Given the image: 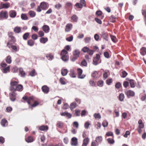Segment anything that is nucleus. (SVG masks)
<instances>
[{
    "mask_svg": "<svg viewBox=\"0 0 146 146\" xmlns=\"http://www.w3.org/2000/svg\"><path fill=\"white\" fill-rule=\"evenodd\" d=\"M19 82L17 81H11L9 90L11 91L16 92L17 91L21 92L23 89V86L21 84H19Z\"/></svg>",
    "mask_w": 146,
    "mask_h": 146,
    "instance_id": "f257e3e1",
    "label": "nucleus"
},
{
    "mask_svg": "<svg viewBox=\"0 0 146 146\" xmlns=\"http://www.w3.org/2000/svg\"><path fill=\"white\" fill-rule=\"evenodd\" d=\"M8 14L7 11H1L0 12V20H2L7 19Z\"/></svg>",
    "mask_w": 146,
    "mask_h": 146,
    "instance_id": "f03ea898",
    "label": "nucleus"
},
{
    "mask_svg": "<svg viewBox=\"0 0 146 146\" xmlns=\"http://www.w3.org/2000/svg\"><path fill=\"white\" fill-rule=\"evenodd\" d=\"M100 56L99 54H97L96 57L93 59L92 64L95 65H97L101 62V60L100 58Z\"/></svg>",
    "mask_w": 146,
    "mask_h": 146,
    "instance_id": "7ed1b4c3",
    "label": "nucleus"
},
{
    "mask_svg": "<svg viewBox=\"0 0 146 146\" xmlns=\"http://www.w3.org/2000/svg\"><path fill=\"white\" fill-rule=\"evenodd\" d=\"M9 98L10 100L12 102H14L16 99L17 94L15 91H12V92L9 94Z\"/></svg>",
    "mask_w": 146,
    "mask_h": 146,
    "instance_id": "20e7f679",
    "label": "nucleus"
},
{
    "mask_svg": "<svg viewBox=\"0 0 146 146\" xmlns=\"http://www.w3.org/2000/svg\"><path fill=\"white\" fill-rule=\"evenodd\" d=\"M125 94L127 95V98H129L130 97L133 96L135 94V93L133 91L130 90H126L125 91Z\"/></svg>",
    "mask_w": 146,
    "mask_h": 146,
    "instance_id": "39448f33",
    "label": "nucleus"
},
{
    "mask_svg": "<svg viewBox=\"0 0 146 146\" xmlns=\"http://www.w3.org/2000/svg\"><path fill=\"white\" fill-rule=\"evenodd\" d=\"M78 77L80 79H83L85 77V75H82L83 72L82 70L80 68H78L77 69Z\"/></svg>",
    "mask_w": 146,
    "mask_h": 146,
    "instance_id": "423d86ee",
    "label": "nucleus"
},
{
    "mask_svg": "<svg viewBox=\"0 0 146 146\" xmlns=\"http://www.w3.org/2000/svg\"><path fill=\"white\" fill-rule=\"evenodd\" d=\"M40 6L41 9L44 10H46L48 7L47 3L44 2H42L40 3Z\"/></svg>",
    "mask_w": 146,
    "mask_h": 146,
    "instance_id": "0eeeda50",
    "label": "nucleus"
},
{
    "mask_svg": "<svg viewBox=\"0 0 146 146\" xmlns=\"http://www.w3.org/2000/svg\"><path fill=\"white\" fill-rule=\"evenodd\" d=\"M41 89L42 91L45 94H47L49 91V88L46 85H44L42 86Z\"/></svg>",
    "mask_w": 146,
    "mask_h": 146,
    "instance_id": "6e6552de",
    "label": "nucleus"
},
{
    "mask_svg": "<svg viewBox=\"0 0 146 146\" xmlns=\"http://www.w3.org/2000/svg\"><path fill=\"white\" fill-rule=\"evenodd\" d=\"M9 41L7 42V46L9 48H10V45L11 44L10 42L12 43H13L16 42V40L15 37L13 36L11 38H9Z\"/></svg>",
    "mask_w": 146,
    "mask_h": 146,
    "instance_id": "1a4fd4ad",
    "label": "nucleus"
},
{
    "mask_svg": "<svg viewBox=\"0 0 146 146\" xmlns=\"http://www.w3.org/2000/svg\"><path fill=\"white\" fill-rule=\"evenodd\" d=\"M16 11L14 10H12L9 12V16L11 18H15L17 15Z\"/></svg>",
    "mask_w": 146,
    "mask_h": 146,
    "instance_id": "9d476101",
    "label": "nucleus"
},
{
    "mask_svg": "<svg viewBox=\"0 0 146 146\" xmlns=\"http://www.w3.org/2000/svg\"><path fill=\"white\" fill-rule=\"evenodd\" d=\"M72 27V25L71 23H68L66 26L65 31L68 32L70 31Z\"/></svg>",
    "mask_w": 146,
    "mask_h": 146,
    "instance_id": "9b49d317",
    "label": "nucleus"
},
{
    "mask_svg": "<svg viewBox=\"0 0 146 146\" xmlns=\"http://www.w3.org/2000/svg\"><path fill=\"white\" fill-rule=\"evenodd\" d=\"M42 29L45 33H48L50 30L49 27L47 25H44L42 27Z\"/></svg>",
    "mask_w": 146,
    "mask_h": 146,
    "instance_id": "f8f14e48",
    "label": "nucleus"
},
{
    "mask_svg": "<svg viewBox=\"0 0 146 146\" xmlns=\"http://www.w3.org/2000/svg\"><path fill=\"white\" fill-rule=\"evenodd\" d=\"M10 66H8L7 67L4 68H1L2 72L4 73H6L9 72L10 71Z\"/></svg>",
    "mask_w": 146,
    "mask_h": 146,
    "instance_id": "ddd939ff",
    "label": "nucleus"
},
{
    "mask_svg": "<svg viewBox=\"0 0 146 146\" xmlns=\"http://www.w3.org/2000/svg\"><path fill=\"white\" fill-rule=\"evenodd\" d=\"M69 75L72 78H75L76 77V74L73 69H71L70 71Z\"/></svg>",
    "mask_w": 146,
    "mask_h": 146,
    "instance_id": "4468645a",
    "label": "nucleus"
},
{
    "mask_svg": "<svg viewBox=\"0 0 146 146\" xmlns=\"http://www.w3.org/2000/svg\"><path fill=\"white\" fill-rule=\"evenodd\" d=\"M77 144V139L76 137H73L72 139L71 145L73 146H76Z\"/></svg>",
    "mask_w": 146,
    "mask_h": 146,
    "instance_id": "2eb2a0df",
    "label": "nucleus"
},
{
    "mask_svg": "<svg viewBox=\"0 0 146 146\" xmlns=\"http://www.w3.org/2000/svg\"><path fill=\"white\" fill-rule=\"evenodd\" d=\"M73 56L78 58L80 54V52L78 49L75 50L73 52Z\"/></svg>",
    "mask_w": 146,
    "mask_h": 146,
    "instance_id": "dca6fc26",
    "label": "nucleus"
},
{
    "mask_svg": "<svg viewBox=\"0 0 146 146\" xmlns=\"http://www.w3.org/2000/svg\"><path fill=\"white\" fill-rule=\"evenodd\" d=\"M46 57L49 60H52L54 58V56L51 53L46 54Z\"/></svg>",
    "mask_w": 146,
    "mask_h": 146,
    "instance_id": "f3484780",
    "label": "nucleus"
},
{
    "mask_svg": "<svg viewBox=\"0 0 146 146\" xmlns=\"http://www.w3.org/2000/svg\"><path fill=\"white\" fill-rule=\"evenodd\" d=\"M101 36L106 40H108V35L106 32L103 31L102 33Z\"/></svg>",
    "mask_w": 146,
    "mask_h": 146,
    "instance_id": "a211bd4d",
    "label": "nucleus"
},
{
    "mask_svg": "<svg viewBox=\"0 0 146 146\" xmlns=\"http://www.w3.org/2000/svg\"><path fill=\"white\" fill-rule=\"evenodd\" d=\"M21 28L20 27H16L13 29V31L15 33H21Z\"/></svg>",
    "mask_w": 146,
    "mask_h": 146,
    "instance_id": "6ab92c4d",
    "label": "nucleus"
},
{
    "mask_svg": "<svg viewBox=\"0 0 146 146\" xmlns=\"http://www.w3.org/2000/svg\"><path fill=\"white\" fill-rule=\"evenodd\" d=\"M1 125L3 127H5L6 126V125H7L8 122L7 120L5 119H4L1 120Z\"/></svg>",
    "mask_w": 146,
    "mask_h": 146,
    "instance_id": "aec40b11",
    "label": "nucleus"
},
{
    "mask_svg": "<svg viewBox=\"0 0 146 146\" xmlns=\"http://www.w3.org/2000/svg\"><path fill=\"white\" fill-rule=\"evenodd\" d=\"M39 129L41 131H47L48 130V127L47 125H42L39 127Z\"/></svg>",
    "mask_w": 146,
    "mask_h": 146,
    "instance_id": "412c9836",
    "label": "nucleus"
},
{
    "mask_svg": "<svg viewBox=\"0 0 146 146\" xmlns=\"http://www.w3.org/2000/svg\"><path fill=\"white\" fill-rule=\"evenodd\" d=\"M140 53L142 56L146 54V48L144 47L142 48L140 50Z\"/></svg>",
    "mask_w": 146,
    "mask_h": 146,
    "instance_id": "4be33fe9",
    "label": "nucleus"
},
{
    "mask_svg": "<svg viewBox=\"0 0 146 146\" xmlns=\"http://www.w3.org/2000/svg\"><path fill=\"white\" fill-rule=\"evenodd\" d=\"M60 115L62 116H66L67 117H68V118H71L72 117L71 114L70 113L66 112L62 113H61Z\"/></svg>",
    "mask_w": 146,
    "mask_h": 146,
    "instance_id": "5701e85b",
    "label": "nucleus"
},
{
    "mask_svg": "<svg viewBox=\"0 0 146 146\" xmlns=\"http://www.w3.org/2000/svg\"><path fill=\"white\" fill-rule=\"evenodd\" d=\"M102 140V137L101 136L97 137L96 138V141L97 143H101Z\"/></svg>",
    "mask_w": 146,
    "mask_h": 146,
    "instance_id": "b1692460",
    "label": "nucleus"
},
{
    "mask_svg": "<svg viewBox=\"0 0 146 146\" xmlns=\"http://www.w3.org/2000/svg\"><path fill=\"white\" fill-rule=\"evenodd\" d=\"M19 72L20 74L22 77H25L26 75V74L22 68H19Z\"/></svg>",
    "mask_w": 146,
    "mask_h": 146,
    "instance_id": "393cba45",
    "label": "nucleus"
},
{
    "mask_svg": "<svg viewBox=\"0 0 146 146\" xmlns=\"http://www.w3.org/2000/svg\"><path fill=\"white\" fill-rule=\"evenodd\" d=\"M25 141L28 143H31L33 141V139L32 136H29L25 139Z\"/></svg>",
    "mask_w": 146,
    "mask_h": 146,
    "instance_id": "a878e982",
    "label": "nucleus"
},
{
    "mask_svg": "<svg viewBox=\"0 0 146 146\" xmlns=\"http://www.w3.org/2000/svg\"><path fill=\"white\" fill-rule=\"evenodd\" d=\"M96 15L98 16H100L101 19H102L104 17L101 11H97L96 12Z\"/></svg>",
    "mask_w": 146,
    "mask_h": 146,
    "instance_id": "bb28decb",
    "label": "nucleus"
},
{
    "mask_svg": "<svg viewBox=\"0 0 146 146\" xmlns=\"http://www.w3.org/2000/svg\"><path fill=\"white\" fill-rule=\"evenodd\" d=\"M89 139L88 138H86L84 139L82 145L86 146L88 144L89 142Z\"/></svg>",
    "mask_w": 146,
    "mask_h": 146,
    "instance_id": "cd10ccee",
    "label": "nucleus"
},
{
    "mask_svg": "<svg viewBox=\"0 0 146 146\" xmlns=\"http://www.w3.org/2000/svg\"><path fill=\"white\" fill-rule=\"evenodd\" d=\"M21 18L23 20H27L28 19V17L26 14L25 13L21 14Z\"/></svg>",
    "mask_w": 146,
    "mask_h": 146,
    "instance_id": "c85d7f7f",
    "label": "nucleus"
},
{
    "mask_svg": "<svg viewBox=\"0 0 146 146\" xmlns=\"http://www.w3.org/2000/svg\"><path fill=\"white\" fill-rule=\"evenodd\" d=\"M28 14L30 17L32 18L35 17L36 15V13L34 11H30L28 13Z\"/></svg>",
    "mask_w": 146,
    "mask_h": 146,
    "instance_id": "c756f323",
    "label": "nucleus"
},
{
    "mask_svg": "<svg viewBox=\"0 0 146 146\" xmlns=\"http://www.w3.org/2000/svg\"><path fill=\"white\" fill-rule=\"evenodd\" d=\"M130 86L131 88H134L135 86V81L133 80H130L129 81Z\"/></svg>",
    "mask_w": 146,
    "mask_h": 146,
    "instance_id": "7c9ffc66",
    "label": "nucleus"
},
{
    "mask_svg": "<svg viewBox=\"0 0 146 146\" xmlns=\"http://www.w3.org/2000/svg\"><path fill=\"white\" fill-rule=\"evenodd\" d=\"M61 59L64 61L66 62L68 60L69 57L67 55L62 56Z\"/></svg>",
    "mask_w": 146,
    "mask_h": 146,
    "instance_id": "2f4dec72",
    "label": "nucleus"
},
{
    "mask_svg": "<svg viewBox=\"0 0 146 146\" xmlns=\"http://www.w3.org/2000/svg\"><path fill=\"white\" fill-rule=\"evenodd\" d=\"M116 17L114 15L111 16L110 18V20L111 22L114 23L116 21Z\"/></svg>",
    "mask_w": 146,
    "mask_h": 146,
    "instance_id": "473e14b6",
    "label": "nucleus"
},
{
    "mask_svg": "<svg viewBox=\"0 0 146 146\" xmlns=\"http://www.w3.org/2000/svg\"><path fill=\"white\" fill-rule=\"evenodd\" d=\"M68 71L66 69H62L61 70V73L62 75L63 76L66 75L68 73Z\"/></svg>",
    "mask_w": 146,
    "mask_h": 146,
    "instance_id": "72a5a7b5",
    "label": "nucleus"
},
{
    "mask_svg": "<svg viewBox=\"0 0 146 146\" xmlns=\"http://www.w3.org/2000/svg\"><path fill=\"white\" fill-rule=\"evenodd\" d=\"M48 40V39L47 38H41L40 39V42L41 43L43 44L46 43Z\"/></svg>",
    "mask_w": 146,
    "mask_h": 146,
    "instance_id": "f704fd0d",
    "label": "nucleus"
},
{
    "mask_svg": "<svg viewBox=\"0 0 146 146\" xmlns=\"http://www.w3.org/2000/svg\"><path fill=\"white\" fill-rule=\"evenodd\" d=\"M1 3L3 5V9H8L9 8L10 6V4L9 3Z\"/></svg>",
    "mask_w": 146,
    "mask_h": 146,
    "instance_id": "c9c22d12",
    "label": "nucleus"
},
{
    "mask_svg": "<svg viewBox=\"0 0 146 146\" xmlns=\"http://www.w3.org/2000/svg\"><path fill=\"white\" fill-rule=\"evenodd\" d=\"M78 18L77 16L75 15H74L71 17V19L74 22H77L78 20Z\"/></svg>",
    "mask_w": 146,
    "mask_h": 146,
    "instance_id": "e433bc0d",
    "label": "nucleus"
},
{
    "mask_svg": "<svg viewBox=\"0 0 146 146\" xmlns=\"http://www.w3.org/2000/svg\"><path fill=\"white\" fill-rule=\"evenodd\" d=\"M6 61V62L8 64H10L11 63L12 60L10 56H7Z\"/></svg>",
    "mask_w": 146,
    "mask_h": 146,
    "instance_id": "4c0bfd02",
    "label": "nucleus"
},
{
    "mask_svg": "<svg viewBox=\"0 0 146 146\" xmlns=\"http://www.w3.org/2000/svg\"><path fill=\"white\" fill-rule=\"evenodd\" d=\"M109 71H105L103 74V78L104 79H106L108 76Z\"/></svg>",
    "mask_w": 146,
    "mask_h": 146,
    "instance_id": "58836bf2",
    "label": "nucleus"
},
{
    "mask_svg": "<svg viewBox=\"0 0 146 146\" xmlns=\"http://www.w3.org/2000/svg\"><path fill=\"white\" fill-rule=\"evenodd\" d=\"M56 126L60 128H62L63 126V123L61 121H58L56 124Z\"/></svg>",
    "mask_w": 146,
    "mask_h": 146,
    "instance_id": "ea45409f",
    "label": "nucleus"
},
{
    "mask_svg": "<svg viewBox=\"0 0 146 146\" xmlns=\"http://www.w3.org/2000/svg\"><path fill=\"white\" fill-rule=\"evenodd\" d=\"M29 35V33H25L23 36V38L24 40H26L27 39Z\"/></svg>",
    "mask_w": 146,
    "mask_h": 146,
    "instance_id": "a19ab883",
    "label": "nucleus"
},
{
    "mask_svg": "<svg viewBox=\"0 0 146 146\" xmlns=\"http://www.w3.org/2000/svg\"><path fill=\"white\" fill-rule=\"evenodd\" d=\"M27 44L30 46H32L34 45V42L32 40H29L28 41Z\"/></svg>",
    "mask_w": 146,
    "mask_h": 146,
    "instance_id": "79ce46f5",
    "label": "nucleus"
},
{
    "mask_svg": "<svg viewBox=\"0 0 146 146\" xmlns=\"http://www.w3.org/2000/svg\"><path fill=\"white\" fill-rule=\"evenodd\" d=\"M68 52L67 51L64 49L62 50L60 54L61 56L66 55Z\"/></svg>",
    "mask_w": 146,
    "mask_h": 146,
    "instance_id": "37998d69",
    "label": "nucleus"
},
{
    "mask_svg": "<svg viewBox=\"0 0 146 146\" xmlns=\"http://www.w3.org/2000/svg\"><path fill=\"white\" fill-rule=\"evenodd\" d=\"M76 104L75 102H72L70 105V108L71 110L75 108L76 107Z\"/></svg>",
    "mask_w": 146,
    "mask_h": 146,
    "instance_id": "c03bdc74",
    "label": "nucleus"
},
{
    "mask_svg": "<svg viewBox=\"0 0 146 146\" xmlns=\"http://www.w3.org/2000/svg\"><path fill=\"white\" fill-rule=\"evenodd\" d=\"M108 122L106 120L104 121L102 123V126L104 127H107L108 125Z\"/></svg>",
    "mask_w": 146,
    "mask_h": 146,
    "instance_id": "a18cd8bd",
    "label": "nucleus"
},
{
    "mask_svg": "<svg viewBox=\"0 0 146 146\" xmlns=\"http://www.w3.org/2000/svg\"><path fill=\"white\" fill-rule=\"evenodd\" d=\"M29 75L31 76H34L36 75V73L35 70H33L31 71L29 73Z\"/></svg>",
    "mask_w": 146,
    "mask_h": 146,
    "instance_id": "49530a36",
    "label": "nucleus"
},
{
    "mask_svg": "<svg viewBox=\"0 0 146 146\" xmlns=\"http://www.w3.org/2000/svg\"><path fill=\"white\" fill-rule=\"evenodd\" d=\"M124 98V96L123 94H121L119 96V99L121 101H122Z\"/></svg>",
    "mask_w": 146,
    "mask_h": 146,
    "instance_id": "de8ad7c7",
    "label": "nucleus"
},
{
    "mask_svg": "<svg viewBox=\"0 0 146 146\" xmlns=\"http://www.w3.org/2000/svg\"><path fill=\"white\" fill-rule=\"evenodd\" d=\"M90 125V123L89 121L86 122L84 124V127L86 129L88 128L89 126Z\"/></svg>",
    "mask_w": 146,
    "mask_h": 146,
    "instance_id": "09e8293b",
    "label": "nucleus"
},
{
    "mask_svg": "<svg viewBox=\"0 0 146 146\" xmlns=\"http://www.w3.org/2000/svg\"><path fill=\"white\" fill-rule=\"evenodd\" d=\"M89 49L87 47H84L82 49V50L84 53H86L88 52V51L89 50Z\"/></svg>",
    "mask_w": 146,
    "mask_h": 146,
    "instance_id": "8fccbe9b",
    "label": "nucleus"
},
{
    "mask_svg": "<svg viewBox=\"0 0 146 146\" xmlns=\"http://www.w3.org/2000/svg\"><path fill=\"white\" fill-rule=\"evenodd\" d=\"M81 65L87 66V63L86 60L84 59L83 60L81 63Z\"/></svg>",
    "mask_w": 146,
    "mask_h": 146,
    "instance_id": "3c124183",
    "label": "nucleus"
},
{
    "mask_svg": "<svg viewBox=\"0 0 146 146\" xmlns=\"http://www.w3.org/2000/svg\"><path fill=\"white\" fill-rule=\"evenodd\" d=\"M34 101V99L33 97H29L28 100L27 102L28 104L29 105L31 104V102Z\"/></svg>",
    "mask_w": 146,
    "mask_h": 146,
    "instance_id": "603ef678",
    "label": "nucleus"
},
{
    "mask_svg": "<svg viewBox=\"0 0 146 146\" xmlns=\"http://www.w3.org/2000/svg\"><path fill=\"white\" fill-rule=\"evenodd\" d=\"M10 45H10V48L11 47L16 52L17 51V48L16 46L13 45Z\"/></svg>",
    "mask_w": 146,
    "mask_h": 146,
    "instance_id": "864d4df0",
    "label": "nucleus"
},
{
    "mask_svg": "<svg viewBox=\"0 0 146 146\" xmlns=\"http://www.w3.org/2000/svg\"><path fill=\"white\" fill-rule=\"evenodd\" d=\"M110 37L111 38V39L112 41L114 42H116V37L114 36L111 35L110 36Z\"/></svg>",
    "mask_w": 146,
    "mask_h": 146,
    "instance_id": "5fc2aeb1",
    "label": "nucleus"
},
{
    "mask_svg": "<svg viewBox=\"0 0 146 146\" xmlns=\"http://www.w3.org/2000/svg\"><path fill=\"white\" fill-rule=\"evenodd\" d=\"M98 86L100 87H102L103 85V81L102 80H99L97 84Z\"/></svg>",
    "mask_w": 146,
    "mask_h": 146,
    "instance_id": "6e6d98bb",
    "label": "nucleus"
},
{
    "mask_svg": "<svg viewBox=\"0 0 146 146\" xmlns=\"http://www.w3.org/2000/svg\"><path fill=\"white\" fill-rule=\"evenodd\" d=\"M73 36L72 35L71 36H70V37H67V38H66V40L68 41L71 42L73 40Z\"/></svg>",
    "mask_w": 146,
    "mask_h": 146,
    "instance_id": "4d7b16f0",
    "label": "nucleus"
},
{
    "mask_svg": "<svg viewBox=\"0 0 146 146\" xmlns=\"http://www.w3.org/2000/svg\"><path fill=\"white\" fill-rule=\"evenodd\" d=\"M94 116L95 117V118L96 119V118L100 119L101 118V115H100V114L99 113H94Z\"/></svg>",
    "mask_w": 146,
    "mask_h": 146,
    "instance_id": "13d9d810",
    "label": "nucleus"
},
{
    "mask_svg": "<svg viewBox=\"0 0 146 146\" xmlns=\"http://www.w3.org/2000/svg\"><path fill=\"white\" fill-rule=\"evenodd\" d=\"M127 75V73L125 71H124L122 72V76L121 77L122 78H125Z\"/></svg>",
    "mask_w": 146,
    "mask_h": 146,
    "instance_id": "bf43d9fd",
    "label": "nucleus"
},
{
    "mask_svg": "<svg viewBox=\"0 0 146 146\" xmlns=\"http://www.w3.org/2000/svg\"><path fill=\"white\" fill-rule=\"evenodd\" d=\"M91 39V38L90 37H86L84 38L85 42L86 43H88L90 42Z\"/></svg>",
    "mask_w": 146,
    "mask_h": 146,
    "instance_id": "052dcab7",
    "label": "nucleus"
},
{
    "mask_svg": "<svg viewBox=\"0 0 146 146\" xmlns=\"http://www.w3.org/2000/svg\"><path fill=\"white\" fill-rule=\"evenodd\" d=\"M98 75V72H95L92 73V76L94 78H97Z\"/></svg>",
    "mask_w": 146,
    "mask_h": 146,
    "instance_id": "680f3d73",
    "label": "nucleus"
},
{
    "mask_svg": "<svg viewBox=\"0 0 146 146\" xmlns=\"http://www.w3.org/2000/svg\"><path fill=\"white\" fill-rule=\"evenodd\" d=\"M112 82V79L111 78H109L107 79L106 81V84L108 85H110Z\"/></svg>",
    "mask_w": 146,
    "mask_h": 146,
    "instance_id": "e2e57ef3",
    "label": "nucleus"
},
{
    "mask_svg": "<svg viewBox=\"0 0 146 146\" xmlns=\"http://www.w3.org/2000/svg\"><path fill=\"white\" fill-rule=\"evenodd\" d=\"M108 142L110 144H113L114 143V141L113 139L111 138H108L107 139Z\"/></svg>",
    "mask_w": 146,
    "mask_h": 146,
    "instance_id": "0e129e2a",
    "label": "nucleus"
},
{
    "mask_svg": "<svg viewBox=\"0 0 146 146\" xmlns=\"http://www.w3.org/2000/svg\"><path fill=\"white\" fill-rule=\"evenodd\" d=\"M6 110L7 112H11L12 110V108L11 107H8L7 108Z\"/></svg>",
    "mask_w": 146,
    "mask_h": 146,
    "instance_id": "69168bd1",
    "label": "nucleus"
},
{
    "mask_svg": "<svg viewBox=\"0 0 146 146\" xmlns=\"http://www.w3.org/2000/svg\"><path fill=\"white\" fill-rule=\"evenodd\" d=\"M73 125L76 128H78V127L79 124L77 122L74 121L73 123Z\"/></svg>",
    "mask_w": 146,
    "mask_h": 146,
    "instance_id": "338daca9",
    "label": "nucleus"
},
{
    "mask_svg": "<svg viewBox=\"0 0 146 146\" xmlns=\"http://www.w3.org/2000/svg\"><path fill=\"white\" fill-rule=\"evenodd\" d=\"M142 13L143 15L144 16V18L146 19V10H142Z\"/></svg>",
    "mask_w": 146,
    "mask_h": 146,
    "instance_id": "774afa93",
    "label": "nucleus"
}]
</instances>
